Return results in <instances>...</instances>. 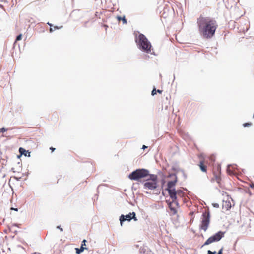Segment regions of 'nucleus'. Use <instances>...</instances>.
<instances>
[{
	"label": "nucleus",
	"instance_id": "f257e3e1",
	"mask_svg": "<svg viewBox=\"0 0 254 254\" xmlns=\"http://www.w3.org/2000/svg\"><path fill=\"white\" fill-rule=\"evenodd\" d=\"M197 23L200 34L206 39L212 38L218 27L217 22L214 18L202 15L197 18Z\"/></svg>",
	"mask_w": 254,
	"mask_h": 254
},
{
	"label": "nucleus",
	"instance_id": "f03ea898",
	"mask_svg": "<svg viewBox=\"0 0 254 254\" xmlns=\"http://www.w3.org/2000/svg\"><path fill=\"white\" fill-rule=\"evenodd\" d=\"M135 41L140 49L147 53H151L152 46L143 34H140Z\"/></svg>",
	"mask_w": 254,
	"mask_h": 254
},
{
	"label": "nucleus",
	"instance_id": "7ed1b4c3",
	"mask_svg": "<svg viewBox=\"0 0 254 254\" xmlns=\"http://www.w3.org/2000/svg\"><path fill=\"white\" fill-rule=\"evenodd\" d=\"M169 195L172 200L177 201L178 202L180 199H181L184 203L187 202L189 199L187 195L180 189L175 190L173 191L170 190Z\"/></svg>",
	"mask_w": 254,
	"mask_h": 254
},
{
	"label": "nucleus",
	"instance_id": "20e7f679",
	"mask_svg": "<svg viewBox=\"0 0 254 254\" xmlns=\"http://www.w3.org/2000/svg\"><path fill=\"white\" fill-rule=\"evenodd\" d=\"M149 175V171L144 169H139L130 173L128 178L131 180L138 181L140 179L144 178Z\"/></svg>",
	"mask_w": 254,
	"mask_h": 254
},
{
	"label": "nucleus",
	"instance_id": "39448f33",
	"mask_svg": "<svg viewBox=\"0 0 254 254\" xmlns=\"http://www.w3.org/2000/svg\"><path fill=\"white\" fill-rule=\"evenodd\" d=\"M157 176L151 174L149 175V178L146 179V182L143 184V187L145 189L152 190L157 187Z\"/></svg>",
	"mask_w": 254,
	"mask_h": 254
},
{
	"label": "nucleus",
	"instance_id": "423d86ee",
	"mask_svg": "<svg viewBox=\"0 0 254 254\" xmlns=\"http://www.w3.org/2000/svg\"><path fill=\"white\" fill-rule=\"evenodd\" d=\"M224 236V232L219 231L214 235L210 237L204 243L203 246L209 245L214 242L220 241Z\"/></svg>",
	"mask_w": 254,
	"mask_h": 254
},
{
	"label": "nucleus",
	"instance_id": "0eeeda50",
	"mask_svg": "<svg viewBox=\"0 0 254 254\" xmlns=\"http://www.w3.org/2000/svg\"><path fill=\"white\" fill-rule=\"evenodd\" d=\"M166 203L168 205L171 215L177 214L178 212L177 208L179 207V202L174 200H172L171 201L167 200H166Z\"/></svg>",
	"mask_w": 254,
	"mask_h": 254
},
{
	"label": "nucleus",
	"instance_id": "6e6552de",
	"mask_svg": "<svg viewBox=\"0 0 254 254\" xmlns=\"http://www.w3.org/2000/svg\"><path fill=\"white\" fill-rule=\"evenodd\" d=\"M213 177L211 179L212 182H216L218 185L221 186V167L219 166H217L216 170L213 171Z\"/></svg>",
	"mask_w": 254,
	"mask_h": 254
},
{
	"label": "nucleus",
	"instance_id": "1a4fd4ad",
	"mask_svg": "<svg viewBox=\"0 0 254 254\" xmlns=\"http://www.w3.org/2000/svg\"><path fill=\"white\" fill-rule=\"evenodd\" d=\"M203 218L202 219L201 224V228L204 231H206L208 228L210 222L209 214L208 213L204 214L203 215Z\"/></svg>",
	"mask_w": 254,
	"mask_h": 254
},
{
	"label": "nucleus",
	"instance_id": "9d476101",
	"mask_svg": "<svg viewBox=\"0 0 254 254\" xmlns=\"http://www.w3.org/2000/svg\"><path fill=\"white\" fill-rule=\"evenodd\" d=\"M133 219L135 221L137 220L135 217V212L129 213L128 214L124 216L122 215L120 218L121 225H122L123 222L126 220L130 221L131 219Z\"/></svg>",
	"mask_w": 254,
	"mask_h": 254
},
{
	"label": "nucleus",
	"instance_id": "9b49d317",
	"mask_svg": "<svg viewBox=\"0 0 254 254\" xmlns=\"http://www.w3.org/2000/svg\"><path fill=\"white\" fill-rule=\"evenodd\" d=\"M226 194L227 196V199L223 201L222 203V209H224L226 211L229 210L231 207V203L230 202V199H231V197H229V196L227 194L226 192H223L222 194Z\"/></svg>",
	"mask_w": 254,
	"mask_h": 254
},
{
	"label": "nucleus",
	"instance_id": "f8f14e48",
	"mask_svg": "<svg viewBox=\"0 0 254 254\" xmlns=\"http://www.w3.org/2000/svg\"><path fill=\"white\" fill-rule=\"evenodd\" d=\"M177 182V177H175V178L173 181H169L167 183V188L166 190H167L169 195L170 194V191L171 190L173 191L175 189L174 188V186L176 185Z\"/></svg>",
	"mask_w": 254,
	"mask_h": 254
},
{
	"label": "nucleus",
	"instance_id": "ddd939ff",
	"mask_svg": "<svg viewBox=\"0 0 254 254\" xmlns=\"http://www.w3.org/2000/svg\"><path fill=\"white\" fill-rule=\"evenodd\" d=\"M205 161L204 159L201 160L199 162V164H198V166H199V168L201 171L203 172L206 173L207 172V166L205 165Z\"/></svg>",
	"mask_w": 254,
	"mask_h": 254
},
{
	"label": "nucleus",
	"instance_id": "4468645a",
	"mask_svg": "<svg viewBox=\"0 0 254 254\" xmlns=\"http://www.w3.org/2000/svg\"><path fill=\"white\" fill-rule=\"evenodd\" d=\"M19 152L21 154H24L25 156H27V153H28L29 155L28 156H30V152H29L28 151H26L24 148L20 147L19 148Z\"/></svg>",
	"mask_w": 254,
	"mask_h": 254
},
{
	"label": "nucleus",
	"instance_id": "2eb2a0df",
	"mask_svg": "<svg viewBox=\"0 0 254 254\" xmlns=\"http://www.w3.org/2000/svg\"><path fill=\"white\" fill-rule=\"evenodd\" d=\"M117 19L118 20V21H122L123 23L124 24H126L127 23V21L126 19L125 18V16H124L123 17H122L120 16H118L117 17Z\"/></svg>",
	"mask_w": 254,
	"mask_h": 254
},
{
	"label": "nucleus",
	"instance_id": "dca6fc26",
	"mask_svg": "<svg viewBox=\"0 0 254 254\" xmlns=\"http://www.w3.org/2000/svg\"><path fill=\"white\" fill-rule=\"evenodd\" d=\"M87 249V248L85 247H81L80 248H76V252L77 254H80L81 252H82L84 250Z\"/></svg>",
	"mask_w": 254,
	"mask_h": 254
},
{
	"label": "nucleus",
	"instance_id": "f3484780",
	"mask_svg": "<svg viewBox=\"0 0 254 254\" xmlns=\"http://www.w3.org/2000/svg\"><path fill=\"white\" fill-rule=\"evenodd\" d=\"M22 39V34H19V35H18L16 38V40H15V42L18 41H19V40H21Z\"/></svg>",
	"mask_w": 254,
	"mask_h": 254
},
{
	"label": "nucleus",
	"instance_id": "a211bd4d",
	"mask_svg": "<svg viewBox=\"0 0 254 254\" xmlns=\"http://www.w3.org/2000/svg\"><path fill=\"white\" fill-rule=\"evenodd\" d=\"M252 124L251 123H246L243 124L244 127H250Z\"/></svg>",
	"mask_w": 254,
	"mask_h": 254
},
{
	"label": "nucleus",
	"instance_id": "6ab92c4d",
	"mask_svg": "<svg viewBox=\"0 0 254 254\" xmlns=\"http://www.w3.org/2000/svg\"><path fill=\"white\" fill-rule=\"evenodd\" d=\"M157 93V91H156V89L155 88H154L153 89V90L152 91V92H151V95L152 96H154L155 95H156Z\"/></svg>",
	"mask_w": 254,
	"mask_h": 254
},
{
	"label": "nucleus",
	"instance_id": "aec40b11",
	"mask_svg": "<svg viewBox=\"0 0 254 254\" xmlns=\"http://www.w3.org/2000/svg\"><path fill=\"white\" fill-rule=\"evenodd\" d=\"M7 130V129L6 128H5L4 127L2 128H0V133H1V132H5Z\"/></svg>",
	"mask_w": 254,
	"mask_h": 254
},
{
	"label": "nucleus",
	"instance_id": "412c9836",
	"mask_svg": "<svg viewBox=\"0 0 254 254\" xmlns=\"http://www.w3.org/2000/svg\"><path fill=\"white\" fill-rule=\"evenodd\" d=\"M87 242L86 240H84L82 242V244H81V247H84L86 246V243Z\"/></svg>",
	"mask_w": 254,
	"mask_h": 254
},
{
	"label": "nucleus",
	"instance_id": "4be33fe9",
	"mask_svg": "<svg viewBox=\"0 0 254 254\" xmlns=\"http://www.w3.org/2000/svg\"><path fill=\"white\" fill-rule=\"evenodd\" d=\"M216 253L215 252H212L211 251L209 250L208 251L207 254H215Z\"/></svg>",
	"mask_w": 254,
	"mask_h": 254
},
{
	"label": "nucleus",
	"instance_id": "5701e85b",
	"mask_svg": "<svg viewBox=\"0 0 254 254\" xmlns=\"http://www.w3.org/2000/svg\"><path fill=\"white\" fill-rule=\"evenodd\" d=\"M223 248H222L219 251V252H218L217 254H222V252H223Z\"/></svg>",
	"mask_w": 254,
	"mask_h": 254
},
{
	"label": "nucleus",
	"instance_id": "b1692460",
	"mask_svg": "<svg viewBox=\"0 0 254 254\" xmlns=\"http://www.w3.org/2000/svg\"><path fill=\"white\" fill-rule=\"evenodd\" d=\"M213 205L215 207H216V208H218L219 207V204H217V203H214V204H213Z\"/></svg>",
	"mask_w": 254,
	"mask_h": 254
},
{
	"label": "nucleus",
	"instance_id": "393cba45",
	"mask_svg": "<svg viewBox=\"0 0 254 254\" xmlns=\"http://www.w3.org/2000/svg\"><path fill=\"white\" fill-rule=\"evenodd\" d=\"M156 91H157V92H158V93H160V94H161V93H162V92H163V91H162V90H159V89H158V90H156Z\"/></svg>",
	"mask_w": 254,
	"mask_h": 254
},
{
	"label": "nucleus",
	"instance_id": "a878e982",
	"mask_svg": "<svg viewBox=\"0 0 254 254\" xmlns=\"http://www.w3.org/2000/svg\"><path fill=\"white\" fill-rule=\"evenodd\" d=\"M50 149L52 151V152H53L55 150V148L51 147H50Z\"/></svg>",
	"mask_w": 254,
	"mask_h": 254
},
{
	"label": "nucleus",
	"instance_id": "bb28decb",
	"mask_svg": "<svg viewBox=\"0 0 254 254\" xmlns=\"http://www.w3.org/2000/svg\"><path fill=\"white\" fill-rule=\"evenodd\" d=\"M11 210H15V211H18V209L17 208H13V207L11 208Z\"/></svg>",
	"mask_w": 254,
	"mask_h": 254
},
{
	"label": "nucleus",
	"instance_id": "cd10ccee",
	"mask_svg": "<svg viewBox=\"0 0 254 254\" xmlns=\"http://www.w3.org/2000/svg\"><path fill=\"white\" fill-rule=\"evenodd\" d=\"M57 228L59 229L61 231H63V229L61 228L60 226H57Z\"/></svg>",
	"mask_w": 254,
	"mask_h": 254
},
{
	"label": "nucleus",
	"instance_id": "c85d7f7f",
	"mask_svg": "<svg viewBox=\"0 0 254 254\" xmlns=\"http://www.w3.org/2000/svg\"><path fill=\"white\" fill-rule=\"evenodd\" d=\"M103 26L105 28V29L106 30L108 26L107 25H105V24H104Z\"/></svg>",
	"mask_w": 254,
	"mask_h": 254
},
{
	"label": "nucleus",
	"instance_id": "c756f323",
	"mask_svg": "<svg viewBox=\"0 0 254 254\" xmlns=\"http://www.w3.org/2000/svg\"><path fill=\"white\" fill-rule=\"evenodd\" d=\"M50 32H52L53 31V29L52 28H50Z\"/></svg>",
	"mask_w": 254,
	"mask_h": 254
},
{
	"label": "nucleus",
	"instance_id": "7c9ffc66",
	"mask_svg": "<svg viewBox=\"0 0 254 254\" xmlns=\"http://www.w3.org/2000/svg\"><path fill=\"white\" fill-rule=\"evenodd\" d=\"M146 148H147V147L145 145H143L142 147V148H143V149Z\"/></svg>",
	"mask_w": 254,
	"mask_h": 254
},
{
	"label": "nucleus",
	"instance_id": "2f4dec72",
	"mask_svg": "<svg viewBox=\"0 0 254 254\" xmlns=\"http://www.w3.org/2000/svg\"><path fill=\"white\" fill-rule=\"evenodd\" d=\"M236 243H237V242H235V243L234 247H235V246H236Z\"/></svg>",
	"mask_w": 254,
	"mask_h": 254
},
{
	"label": "nucleus",
	"instance_id": "473e14b6",
	"mask_svg": "<svg viewBox=\"0 0 254 254\" xmlns=\"http://www.w3.org/2000/svg\"><path fill=\"white\" fill-rule=\"evenodd\" d=\"M211 158V159H212V160L213 159V157H211V158Z\"/></svg>",
	"mask_w": 254,
	"mask_h": 254
},
{
	"label": "nucleus",
	"instance_id": "72a5a7b5",
	"mask_svg": "<svg viewBox=\"0 0 254 254\" xmlns=\"http://www.w3.org/2000/svg\"><path fill=\"white\" fill-rule=\"evenodd\" d=\"M253 118H254V114L253 115Z\"/></svg>",
	"mask_w": 254,
	"mask_h": 254
}]
</instances>
